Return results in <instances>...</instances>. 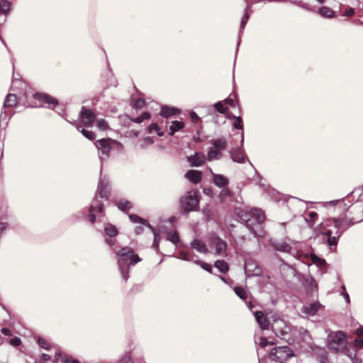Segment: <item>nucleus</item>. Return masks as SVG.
<instances>
[{
    "label": "nucleus",
    "instance_id": "7ed1b4c3",
    "mask_svg": "<svg viewBox=\"0 0 363 363\" xmlns=\"http://www.w3.org/2000/svg\"><path fill=\"white\" fill-rule=\"evenodd\" d=\"M272 329L275 335L281 339L286 341L287 342L293 341L290 335L291 328L282 319H274L273 323H272Z\"/></svg>",
    "mask_w": 363,
    "mask_h": 363
},
{
    "label": "nucleus",
    "instance_id": "3c124183",
    "mask_svg": "<svg viewBox=\"0 0 363 363\" xmlns=\"http://www.w3.org/2000/svg\"><path fill=\"white\" fill-rule=\"evenodd\" d=\"M96 127L101 130H105L108 129V125L105 120L100 119L96 121Z\"/></svg>",
    "mask_w": 363,
    "mask_h": 363
},
{
    "label": "nucleus",
    "instance_id": "4468645a",
    "mask_svg": "<svg viewBox=\"0 0 363 363\" xmlns=\"http://www.w3.org/2000/svg\"><path fill=\"white\" fill-rule=\"evenodd\" d=\"M262 269L258 264L252 261L248 260L245 264V273L247 277L259 276L262 274Z\"/></svg>",
    "mask_w": 363,
    "mask_h": 363
},
{
    "label": "nucleus",
    "instance_id": "e433bc0d",
    "mask_svg": "<svg viewBox=\"0 0 363 363\" xmlns=\"http://www.w3.org/2000/svg\"><path fill=\"white\" fill-rule=\"evenodd\" d=\"M214 266L222 273H226L229 270L228 264L224 260H217Z\"/></svg>",
    "mask_w": 363,
    "mask_h": 363
},
{
    "label": "nucleus",
    "instance_id": "c03bdc74",
    "mask_svg": "<svg viewBox=\"0 0 363 363\" xmlns=\"http://www.w3.org/2000/svg\"><path fill=\"white\" fill-rule=\"evenodd\" d=\"M230 196H231V192L227 188L223 189L219 194V198L221 201H225V199H227L228 198H230Z\"/></svg>",
    "mask_w": 363,
    "mask_h": 363
},
{
    "label": "nucleus",
    "instance_id": "052dcab7",
    "mask_svg": "<svg viewBox=\"0 0 363 363\" xmlns=\"http://www.w3.org/2000/svg\"><path fill=\"white\" fill-rule=\"evenodd\" d=\"M354 345L356 347H360L363 345V340L360 337H357L354 341Z\"/></svg>",
    "mask_w": 363,
    "mask_h": 363
},
{
    "label": "nucleus",
    "instance_id": "5701e85b",
    "mask_svg": "<svg viewBox=\"0 0 363 363\" xmlns=\"http://www.w3.org/2000/svg\"><path fill=\"white\" fill-rule=\"evenodd\" d=\"M191 247L201 254L208 253V249L206 243L199 239H194L191 241Z\"/></svg>",
    "mask_w": 363,
    "mask_h": 363
},
{
    "label": "nucleus",
    "instance_id": "b1692460",
    "mask_svg": "<svg viewBox=\"0 0 363 363\" xmlns=\"http://www.w3.org/2000/svg\"><path fill=\"white\" fill-rule=\"evenodd\" d=\"M255 320L262 330H267L269 328V321L262 311H256L254 313Z\"/></svg>",
    "mask_w": 363,
    "mask_h": 363
},
{
    "label": "nucleus",
    "instance_id": "09e8293b",
    "mask_svg": "<svg viewBox=\"0 0 363 363\" xmlns=\"http://www.w3.org/2000/svg\"><path fill=\"white\" fill-rule=\"evenodd\" d=\"M292 4H294L296 5H298L300 7H301L302 9L306 10V11H314L313 9H312V7L306 4V3H303L301 1H292L291 0L290 1Z\"/></svg>",
    "mask_w": 363,
    "mask_h": 363
},
{
    "label": "nucleus",
    "instance_id": "13d9d810",
    "mask_svg": "<svg viewBox=\"0 0 363 363\" xmlns=\"http://www.w3.org/2000/svg\"><path fill=\"white\" fill-rule=\"evenodd\" d=\"M21 340L18 337H14L10 340V344L14 347H18L21 345Z\"/></svg>",
    "mask_w": 363,
    "mask_h": 363
},
{
    "label": "nucleus",
    "instance_id": "58836bf2",
    "mask_svg": "<svg viewBox=\"0 0 363 363\" xmlns=\"http://www.w3.org/2000/svg\"><path fill=\"white\" fill-rule=\"evenodd\" d=\"M129 218L131 220V222H133L134 223H140L144 225H147L150 228L151 227L145 219L139 217L137 215L130 214V215H129Z\"/></svg>",
    "mask_w": 363,
    "mask_h": 363
},
{
    "label": "nucleus",
    "instance_id": "2eb2a0df",
    "mask_svg": "<svg viewBox=\"0 0 363 363\" xmlns=\"http://www.w3.org/2000/svg\"><path fill=\"white\" fill-rule=\"evenodd\" d=\"M187 160L191 167H201L204 164L207 158L203 153L197 152L189 156Z\"/></svg>",
    "mask_w": 363,
    "mask_h": 363
},
{
    "label": "nucleus",
    "instance_id": "393cba45",
    "mask_svg": "<svg viewBox=\"0 0 363 363\" xmlns=\"http://www.w3.org/2000/svg\"><path fill=\"white\" fill-rule=\"evenodd\" d=\"M185 177L194 184H198L202 178V173L199 170L191 169L186 172Z\"/></svg>",
    "mask_w": 363,
    "mask_h": 363
},
{
    "label": "nucleus",
    "instance_id": "6e6d98bb",
    "mask_svg": "<svg viewBox=\"0 0 363 363\" xmlns=\"http://www.w3.org/2000/svg\"><path fill=\"white\" fill-rule=\"evenodd\" d=\"M154 143V140L150 137H146L143 139V143L141 145L143 148L145 147L147 145H151Z\"/></svg>",
    "mask_w": 363,
    "mask_h": 363
},
{
    "label": "nucleus",
    "instance_id": "0e129e2a",
    "mask_svg": "<svg viewBox=\"0 0 363 363\" xmlns=\"http://www.w3.org/2000/svg\"><path fill=\"white\" fill-rule=\"evenodd\" d=\"M62 361L63 363H79L77 359L72 358H64Z\"/></svg>",
    "mask_w": 363,
    "mask_h": 363
},
{
    "label": "nucleus",
    "instance_id": "7c9ffc66",
    "mask_svg": "<svg viewBox=\"0 0 363 363\" xmlns=\"http://www.w3.org/2000/svg\"><path fill=\"white\" fill-rule=\"evenodd\" d=\"M184 127V123L182 121H174L169 126V135H173L175 133L179 131Z\"/></svg>",
    "mask_w": 363,
    "mask_h": 363
},
{
    "label": "nucleus",
    "instance_id": "0eeeda50",
    "mask_svg": "<svg viewBox=\"0 0 363 363\" xmlns=\"http://www.w3.org/2000/svg\"><path fill=\"white\" fill-rule=\"evenodd\" d=\"M113 143L110 138H102L95 143V146L98 150L99 157L101 162L106 160L111 152V144Z\"/></svg>",
    "mask_w": 363,
    "mask_h": 363
},
{
    "label": "nucleus",
    "instance_id": "c85d7f7f",
    "mask_svg": "<svg viewBox=\"0 0 363 363\" xmlns=\"http://www.w3.org/2000/svg\"><path fill=\"white\" fill-rule=\"evenodd\" d=\"M215 149L220 150V152L225 150L227 147V140L224 138H218L212 140Z\"/></svg>",
    "mask_w": 363,
    "mask_h": 363
},
{
    "label": "nucleus",
    "instance_id": "5fc2aeb1",
    "mask_svg": "<svg viewBox=\"0 0 363 363\" xmlns=\"http://www.w3.org/2000/svg\"><path fill=\"white\" fill-rule=\"evenodd\" d=\"M273 342H269L266 337H261L259 338V340L258 342V345L261 347H266L267 345H272Z\"/></svg>",
    "mask_w": 363,
    "mask_h": 363
},
{
    "label": "nucleus",
    "instance_id": "8fccbe9b",
    "mask_svg": "<svg viewBox=\"0 0 363 363\" xmlns=\"http://www.w3.org/2000/svg\"><path fill=\"white\" fill-rule=\"evenodd\" d=\"M233 118L235 119L233 127L236 129L242 130L243 125L242 118L240 116H233Z\"/></svg>",
    "mask_w": 363,
    "mask_h": 363
},
{
    "label": "nucleus",
    "instance_id": "774afa93",
    "mask_svg": "<svg viewBox=\"0 0 363 363\" xmlns=\"http://www.w3.org/2000/svg\"><path fill=\"white\" fill-rule=\"evenodd\" d=\"M355 333L359 336L363 335V327L357 328Z\"/></svg>",
    "mask_w": 363,
    "mask_h": 363
},
{
    "label": "nucleus",
    "instance_id": "20e7f679",
    "mask_svg": "<svg viewBox=\"0 0 363 363\" xmlns=\"http://www.w3.org/2000/svg\"><path fill=\"white\" fill-rule=\"evenodd\" d=\"M199 205L196 192L189 191L180 199L181 208L186 212L196 211Z\"/></svg>",
    "mask_w": 363,
    "mask_h": 363
},
{
    "label": "nucleus",
    "instance_id": "4be33fe9",
    "mask_svg": "<svg viewBox=\"0 0 363 363\" xmlns=\"http://www.w3.org/2000/svg\"><path fill=\"white\" fill-rule=\"evenodd\" d=\"M34 97L48 104L49 108H54L57 104V101L55 99L46 94H35Z\"/></svg>",
    "mask_w": 363,
    "mask_h": 363
},
{
    "label": "nucleus",
    "instance_id": "f3484780",
    "mask_svg": "<svg viewBox=\"0 0 363 363\" xmlns=\"http://www.w3.org/2000/svg\"><path fill=\"white\" fill-rule=\"evenodd\" d=\"M96 193L99 194L101 198L108 199L110 194L108 181L100 178Z\"/></svg>",
    "mask_w": 363,
    "mask_h": 363
},
{
    "label": "nucleus",
    "instance_id": "39448f33",
    "mask_svg": "<svg viewBox=\"0 0 363 363\" xmlns=\"http://www.w3.org/2000/svg\"><path fill=\"white\" fill-rule=\"evenodd\" d=\"M346 345L345 335L342 331H336L329 336L328 347L335 352L342 351Z\"/></svg>",
    "mask_w": 363,
    "mask_h": 363
},
{
    "label": "nucleus",
    "instance_id": "f704fd0d",
    "mask_svg": "<svg viewBox=\"0 0 363 363\" xmlns=\"http://www.w3.org/2000/svg\"><path fill=\"white\" fill-rule=\"evenodd\" d=\"M76 128H77V129L79 131H80V132L82 133V135H83L85 138H86L87 139H89V140H94V139H95V134H94V132H92V131H90V130H86V129H84V128H82V125H81V124L77 123V124L76 125Z\"/></svg>",
    "mask_w": 363,
    "mask_h": 363
},
{
    "label": "nucleus",
    "instance_id": "c756f323",
    "mask_svg": "<svg viewBox=\"0 0 363 363\" xmlns=\"http://www.w3.org/2000/svg\"><path fill=\"white\" fill-rule=\"evenodd\" d=\"M222 157V153L220 150L210 148L208 151L206 158L208 161H213L220 160Z\"/></svg>",
    "mask_w": 363,
    "mask_h": 363
},
{
    "label": "nucleus",
    "instance_id": "603ef678",
    "mask_svg": "<svg viewBox=\"0 0 363 363\" xmlns=\"http://www.w3.org/2000/svg\"><path fill=\"white\" fill-rule=\"evenodd\" d=\"M145 106V102L142 99H138L133 101V106L135 108L140 109Z\"/></svg>",
    "mask_w": 363,
    "mask_h": 363
},
{
    "label": "nucleus",
    "instance_id": "f03ea898",
    "mask_svg": "<svg viewBox=\"0 0 363 363\" xmlns=\"http://www.w3.org/2000/svg\"><path fill=\"white\" fill-rule=\"evenodd\" d=\"M116 255L118 264L121 275L125 281L129 278V266L135 265L140 261V258L138 255L133 253V250L128 247H122L120 250H114Z\"/></svg>",
    "mask_w": 363,
    "mask_h": 363
},
{
    "label": "nucleus",
    "instance_id": "cd10ccee",
    "mask_svg": "<svg viewBox=\"0 0 363 363\" xmlns=\"http://www.w3.org/2000/svg\"><path fill=\"white\" fill-rule=\"evenodd\" d=\"M179 113V111L174 107H168L164 106L161 108L160 114L163 117L167 118L169 116H175Z\"/></svg>",
    "mask_w": 363,
    "mask_h": 363
},
{
    "label": "nucleus",
    "instance_id": "f8f14e48",
    "mask_svg": "<svg viewBox=\"0 0 363 363\" xmlns=\"http://www.w3.org/2000/svg\"><path fill=\"white\" fill-rule=\"evenodd\" d=\"M210 245L216 248V255H224L227 250V243L219 237L213 236L211 238Z\"/></svg>",
    "mask_w": 363,
    "mask_h": 363
},
{
    "label": "nucleus",
    "instance_id": "bf43d9fd",
    "mask_svg": "<svg viewBox=\"0 0 363 363\" xmlns=\"http://www.w3.org/2000/svg\"><path fill=\"white\" fill-rule=\"evenodd\" d=\"M190 118L191 121L194 123H198L200 120V117L194 111L190 112Z\"/></svg>",
    "mask_w": 363,
    "mask_h": 363
},
{
    "label": "nucleus",
    "instance_id": "6e6552de",
    "mask_svg": "<svg viewBox=\"0 0 363 363\" xmlns=\"http://www.w3.org/2000/svg\"><path fill=\"white\" fill-rule=\"evenodd\" d=\"M324 228H325V225L323 223H321L320 225H319L315 229L317 234L318 235H319V234L324 235L327 236V244L328 245L329 247H331L332 246H336L337 244L339 238L342 234V231H336L335 233V235L332 236L333 232L330 230H327L325 231H323Z\"/></svg>",
    "mask_w": 363,
    "mask_h": 363
},
{
    "label": "nucleus",
    "instance_id": "2f4dec72",
    "mask_svg": "<svg viewBox=\"0 0 363 363\" xmlns=\"http://www.w3.org/2000/svg\"><path fill=\"white\" fill-rule=\"evenodd\" d=\"M308 259L311 261L313 264H315L317 267L320 268L324 267L326 264V262L324 259L320 258L315 254H311L308 256Z\"/></svg>",
    "mask_w": 363,
    "mask_h": 363
},
{
    "label": "nucleus",
    "instance_id": "72a5a7b5",
    "mask_svg": "<svg viewBox=\"0 0 363 363\" xmlns=\"http://www.w3.org/2000/svg\"><path fill=\"white\" fill-rule=\"evenodd\" d=\"M118 208L122 211H126L132 208V203L126 199H120L117 203Z\"/></svg>",
    "mask_w": 363,
    "mask_h": 363
},
{
    "label": "nucleus",
    "instance_id": "aec40b11",
    "mask_svg": "<svg viewBox=\"0 0 363 363\" xmlns=\"http://www.w3.org/2000/svg\"><path fill=\"white\" fill-rule=\"evenodd\" d=\"M209 171L213 176V184L216 186L221 188L228 184L229 180L227 177H225L223 174L213 173L211 168L209 169Z\"/></svg>",
    "mask_w": 363,
    "mask_h": 363
},
{
    "label": "nucleus",
    "instance_id": "c9c22d12",
    "mask_svg": "<svg viewBox=\"0 0 363 363\" xmlns=\"http://www.w3.org/2000/svg\"><path fill=\"white\" fill-rule=\"evenodd\" d=\"M104 231L106 235L108 236L113 238L118 235V230L116 227L112 224H106L104 227Z\"/></svg>",
    "mask_w": 363,
    "mask_h": 363
},
{
    "label": "nucleus",
    "instance_id": "473e14b6",
    "mask_svg": "<svg viewBox=\"0 0 363 363\" xmlns=\"http://www.w3.org/2000/svg\"><path fill=\"white\" fill-rule=\"evenodd\" d=\"M17 96L16 94H9L7 95L4 101L5 107H12L17 104Z\"/></svg>",
    "mask_w": 363,
    "mask_h": 363
},
{
    "label": "nucleus",
    "instance_id": "9b49d317",
    "mask_svg": "<svg viewBox=\"0 0 363 363\" xmlns=\"http://www.w3.org/2000/svg\"><path fill=\"white\" fill-rule=\"evenodd\" d=\"M230 155L233 161L235 162L243 164L247 161L250 165H252V163L248 160L242 147L232 149L230 151Z\"/></svg>",
    "mask_w": 363,
    "mask_h": 363
},
{
    "label": "nucleus",
    "instance_id": "49530a36",
    "mask_svg": "<svg viewBox=\"0 0 363 363\" xmlns=\"http://www.w3.org/2000/svg\"><path fill=\"white\" fill-rule=\"evenodd\" d=\"M167 238L169 241L174 244L177 243L179 240V235L176 231L168 233Z\"/></svg>",
    "mask_w": 363,
    "mask_h": 363
},
{
    "label": "nucleus",
    "instance_id": "6ab92c4d",
    "mask_svg": "<svg viewBox=\"0 0 363 363\" xmlns=\"http://www.w3.org/2000/svg\"><path fill=\"white\" fill-rule=\"evenodd\" d=\"M270 243L277 251L290 252L292 249L291 245L284 240H271Z\"/></svg>",
    "mask_w": 363,
    "mask_h": 363
},
{
    "label": "nucleus",
    "instance_id": "a18cd8bd",
    "mask_svg": "<svg viewBox=\"0 0 363 363\" xmlns=\"http://www.w3.org/2000/svg\"><path fill=\"white\" fill-rule=\"evenodd\" d=\"M214 107L220 113H225L228 110V108L223 105L222 101H218L216 103L214 104Z\"/></svg>",
    "mask_w": 363,
    "mask_h": 363
},
{
    "label": "nucleus",
    "instance_id": "ea45409f",
    "mask_svg": "<svg viewBox=\"0 0 363 363\" xmlns=\"http://www.w3.org/2000/svg\"><path fill=\"white\" fill-rule=\"evenodd\" d=\"M234 291L238 296H239L242 300H246L247 298V294L246 290L240 286L234 287Z\"/></svg>",
    "mask_w": 363,
    "mask_h": 363
},
{
    "label": "nucleus",
    "instance_id": "37998d69",
    "mask_svg": "<svg viewBox=\"0 0 363 363\" xmlns=\"http://www.w3.org/2000/svg\"><path fill=\"white\" fill-rule=\"evenodd\" d=\"M318 214L315 212H310L308 216L305 218V220L310 225H313L315 223V220L317 218Z\"/></svg>",
    "mask_w": 363,
    "mask_h": 363
},
{
    "label": "nucleus",
    "instance_id": "864d4df0",
    "mask_svg": "<svg viewBox=\"0 0 363 363\" xmlns=\"http://www.w3.org/2000/svg\"><path fill=\"white\" fill-rule=\"evenodd\" d=\"M249 6H247L246 7V9H245V14L243 15L242 19H241V22H240V29H244L248 19H249V15L247 14V11L248 9Z\"/></svg>",
    "mask_w": 363,
    "mask_h": 363
},
{
    "label": "nucleus",
    "instance_id": "423d86ee",
    "mask_svg": "<svg viewBox=\"0 0 363 363\" xmlns=\"http://www.w3.org/2000/svg\"><path fill=\"white\" fill-rule=\"evenodd\" d=\"M293 356H294L293 351L286 346L274 347L269 353V357L272 360L281 363Z\"/></svg>",
    "mask_w": 363,
    "mask_h": 363
},
{
    "label": "nucleus",
    "instance_id": "bb28decb",
    "mask_svg": "<svg viewBox=\"0 0 363 363\" xmlns=\"http://www.w3.org/2000/svg\"><path fill=\"white\" fill-rule=\"evenodd\" d=\"M177 257L182 260L192 262H194V260H197L198 258L196 255L185 250L180 251Z\"/></svg>",
    "mask_w": 363,
    "mask_h": 363
},
{
    "label": "nucleus",
    "instance_id": "f257e3e1",
    "mask_svg": "<svg viewBox=\"0 0 363 363\" xmlns=\"http://www.w3.org/2000/svg\"><path fill=\"white\" fill-rule=\"evenodd\" d=\"M239 216L242 221L245 222L247 228L255 236L258 238L265 237L266 232L262 225L265 220V216L261 209L253 208L250 213L240 211Z\"/></svg>",
    "mask_w": 363,
    "mask_h": 363
},
{
    "label": "nucleus",
    "instance_id": "de8ad7c7",
    "mask_svg": "<svg viewBox=\"0 0 363 363\" xmlns=\"http://www.w3.org/2000/svg\"><path fill=\"white\" fill-rule=\"evenodd\" d=\"M153 131H155L160 137L163 135V133L160 131V127L156 123H152L148 127V132L150 133H152Z\"/></svg>",
    "mask_w": 363,
    "mask_h": 363
},
{
    "label": "nucleus",
    "instance_id": "680f3d73",
    "mask_svg": "<svg viewBox=\"0 0 363 363\" xmlns=\"http://www.w3.org/2000/svg\"><path fill=\"white\" fill-rule=\"evenodd\" d=\"M130 356L128 354H125L123 358H121L118 363H130Z\"/></svg>",
    "mask_w": 363,
    "mask_h": 363
},
{
    "label": "nucleus",
    "instance_id": "a19ab883",
    "mask_svg": "<svg viewBox=\"0 0 363 363\" xmlns=\"http://www.w3.org/2000/svg\"><path fill=\"white\" fill-rule=\"evenodd\" d=\"M194 263L201 266V267L206 270V272L211 273L212 272V266L210 264L206 263L204 262L200 261L197 259V260H194Z\"/></svg>",
    "mask_w": 363,
    "mask_h": 363
},
{
    "label": "nucleus",
    "instance_id": "338daca9",
    "mask_svg": "<svg viewBox=\"0 0 363 363\" xmlns=\"http://www.w3.org/2000/svg\"><path fill=\"white\" fill-rule=\"evenodd\" d=\"M105 242L107 245H108L110 247H113L115 244V242L111 238H106Z\"/></svg>",
    "mask_w": 363,
    "mask_h": 363
},
{
    "label": "nucleus",
    "instance_id": "69168bd1",
    "mask_svg": "<svg viewBox=\"0 0 363 363\" xmlns=\"http://www.w3.org/2000/svg\"><path fill=\"white\" fill-rule=\"evenodd\" d=\"M1 333L4 335L11 336V332L9 328H3L1 329Z\"/></svg>",
    "mask_w": 363,
    "mask_h": 363
},
{
    "label": "nucleus",
    "instance_id": "4d7b16f0",
    "mask_svg": "<svg viewBox=\"0 0 363 363\" xmlns=\"http://www.w3.org/2000/svg\"><path fill=\"white\" fill-rule=\"evenodd\" d=\"M38 342L42 348H44L45 350H49V348H50L49 343L45 340H44L43 338H39L38 340Z\"/></svg>",
    "mask_w": 363,
    "mask_h": 363
},
{
    "label": "nucleus",
    "instance_id": "e2e57ef3",
    "mask_svg": "<svg viewBox=\"0 0 363 363\" xmlns=\"http://www.w3.org/2000/svg\"><path fill=\"white\" fill-rule=\"evenodd\" d=\"M354 14V9H352V8H348V9L345 11V13L343 14V16H353Z\"/></svg>",
    "mask_w": 363,
    "mask_h": 363
},
{
    "label": "nucleus",
    "instance_id": "412c9836",
    "mask_svg": "<svg viewBox=\"0 0 363 363\" xmlns=\"http://www.w3.org/2000/svg\"><path fill=\"white\" fill-rule=\"evenodd\" d=\"M11 6V4L9 1H0V25L6 21V16L9 13Z\"/></svg>",
    "mask_w": 363,
    "mask_h": 363
},
{
    "label": "nucleus",
    "instance_id": "9d476101",
    "mask_svg": "<svg viewBox=\"0 0 363 363\" xmlns=\"http://www.w3.org/2000/svg\"><path fill=\"white\" fill-rule=\"evenodd\" d=\"M79 117L80 123L86 127L92 126L96 119L94 113L91 110L85 108L84 107L82 108Z\"/></svg>",
    "mask_w": 363,
    "mask_h": 363
},
{
    "label": "nucleus",
    "instance_id": "1a4fd4ad",
    "mask_svg": "<svg viewBox=\"0 0 363 363\" xmlns=\"http://www.w3.org/2000/svg\"><path fill=\"white\" fill-rule=\"evenodd\" d=\"M332 224L334 225L335 228H337L336 231H342V233L347 230L350 226L352 225L354 223L351 222L350 220L343 219V218H333L332 220H328L326 226H330Z\"/></svg>",
    "mask_w": 363,
    "mask_h": 363
},
{
    "label": "nucleus",
    "instance_id": "a878e982",
    "mask_svg": "<svg viewBox=\"0 0 363 363\" xmlns=\"http://www.w3.org/2000/svg\"><path fill=\"white\" fill-rule=\"evenodd\" d=\"M321 17L333 18L335 16L334 11L328 6H321L316 11Z\"/></svg>",
    "mask_w": 363,
    "mask_h": 363
},
{
    "label": "nucleus",
    "instance_id": "79ce46f5",
    "mask_svg": "<svg viewBox=\"0 0 363 363\" xmlns=\"http://www.w3.org/2000/svg\"><path fill=\"white\" fill-rule=\"evenodd\" d=\"M150 114L147 112H144L140 116L138 117H136V118H131L130 120L133 121V122H135V123H142L144 120H146V119H148L150 118Z\"/></svg>",
    "mask_w": 363,
    "mask_h": 363
},
{
    "label": "nucleus",
    "instance_id": "a211bd4d",
    "mask_svg": "<svg viewBox=\"0 0 363 363\" xmlns=\"http://www.w3.org/2000/svg\"><path fill=\"white\" fill-rule=\"evenodd\" d=\"M321 308L322 305L318 301H315L308 305L303 306L301 308V312L309 316H313Z\"/></svg>",
    "mask_w": 363,
    "mask_h": 363
},
{
    "label": "nucleus",
    "instance_id": "dca6fc26",
    "mask_svg": "<svg viewBox=\"0 0 363 363\" xmlns=\"http://www.w3.org/2000/svg\"><path fill=\"white\" fill-rule=\"evenodd\" d=\"M302 284L308 293H312L318 290V284L315 280L311 276H303L302 278Z\"/></svg>",
    "mask_w": 363,
    "mask_h": 363
},
{
    "label": "nucleus",
    "instance_id": "ddd939ff",
    "mask_svg": "<svg viewBox=\"0 0 363 363\" xmlns=\"http://www.w3.org/2000/svg\"><path fill=\"white\" fill-rule=\"evenodd\" d=\"M104 205L103 203L98 199L97 197H95L91 203L89 208V219L91 223H94L96 220L95 213H101L103 211Z\"/></svg>",
    "mask_w": 363,
    "mask_h": 363
},
{
    "label": "nucleus",
    "instance_id": "4c0bfd02",
    "mask_svg": "<svg viewBox=\"0 0 363 363\" xmlns=\"http://www.w3.org/2000/svg\"><path fill=\"white\" fill-rule=\"evenodd\" d=\"M317 354L320 356V363H330L328 360V353L324 348L316 347Z\"/></svg>",
    "mask_w": 363,
    "mask_h": 363
}]
</instances>
